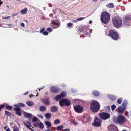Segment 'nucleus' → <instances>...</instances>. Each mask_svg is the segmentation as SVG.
Returning a JSON list of instances; mask_svg holds the SVG:
<instances>
[{"mask_svg":"<svg viewBox=\"0 0 131 131\" xmlns=\"http://www.w3.org/2000/svg\"><path fill=\"white\" fill-rule=\"evenodd\" d=\"M112 119L113 122L117 124L123 125L125 122H127L126 118L122 115H119L117 117L113 116Z\"/></svg>","mask_w":131,"mask_h":131,"instance_id":"1","label":"nucleus"},{"mask_svg":"<svg viewBox=\"0 0 131 131\" xmlns=\"http://www.w3.org/2000/svg\"><path fill=\"white\" fill-rule=\"evenodd\" d=\"M90 109L92 111L94 112H98L100 108L99 103L95 100H92L91 102Z\"/></svg>","mask_w":131,"mask_h":131,"instance_id":"2","label":"nucleus"},{"mask_svg":"<svg viewBox=\"0 0 131 131\" xmlns=\"http://www.w3.org/2000/svg\"><path fill=\"white\" fill-rule=\"evenodd\" d=\"M110 19V15L107 11L103 12L101 14V20L102 22L105 24L108 23Z\"/></svg>","mask_w":131,"mask_h":131,"instance_id":"3","label":"nucleus"},{"mask_svg":"<svg viewBox=\"0 0 131 131\" xmlns=\"http://www.w3.org/2000/svg\"><path fill=\"white\" fill-rule=\"evenodd\" d=\"M112 20L113 26L116 28H119L122 26V20L119 16H116L113 17Z\"/></svg>","mask_w":131,"mask_h":131,"instance_id":"4","label":"nucleus"},{"mask_svg":"<svg viewBox=\"0 0 131 131\" xmlns=\"http://www.w3.org/2000/svg\"><path fill=\"white\" fill-rule=\"evenodd\" d=\"M108 36L110 37L112 39L117 40L119 38V35L115 29L110 30H109Z\"/></svg>","mask_w":131,"mask_h":131,"instance_id":"5","label":"nucleus"},{"mask_svg":"<svg viewBox=\"0 0 131 131\" xmlns=\"http://www.w3.org/2000/svg\"><path fill=\"white\" fill-rule=\"evenodd\" d=\"M99 116L103 120H106L108 119L110 117V115L107 113L102 112L100 113L99 114Z\"/></svg>","mask_w":131,"mask_h":131,"instance_id":"6","label":"nucleus"},{"mask_svg":"<svg viewBox=\"0 0 131 131\" xmlns=\"http://www.w3.org/2000/svg\"><path fill=\"white\" fill-rule=\"evenodd\" d=\"M59 103L61 106H69L70 104V101L67 99H63L59 101Z\"/></svg>","mask_w":131,"mask_h":131,"instance_id":"7","label":"nucleus"},{"mask_svg":"<svg viewBox=\"0 0 131 131\" xmlns=\"http://www.w3.org/2000/svg\"><path fill=\"white\" fill-rule=\"evenodd\" d=\"M102 121L97 117L95 118L94 122L92 123L93 126L95 127H100L101 126V123Z\"/></svg>","mask_w":131,"mask_h":131,"instance_id":"8","label":"nucleus"},{"mask_svg":"<svg viewBox=\"0 0 131 131\" xmlns=\"http://www.w3.org/2000/svg\"><path fill=\"white\" fill-rule=\"evenodd\" d=\"M75 111L78 113L82 112L83 111V107L79 105H76L74 107Z\"/></svg>","mask_w":131,"mask_h":131,"instance_id":"9","label":"nucleus"},{"mask_svg":"<svg viewBox=\"0 0 131 131\" xmlns=\"http://www.w3.org/2000/svg\"><path fill=\"white\" fill-rule=\"evenodd\" d=\"M50 90L51 92L57 93L60 92V89L54 86H52L50 87Z\"/></svg>","mask_w":131,"mask_h":131,"instance_id":"10","label":"nucleus"},{"mask_svg":"<svg viewBox=\"0 0 131 131\" xmlns=\"http://www.w3.org/2000/svg\"><path fill=\"white\" fill-rule=\"evenodd\" d=\"M23 123L24 125H25L31 131H34V130L30 127L32 126V125L30 122L27 121H25L23 122Z\"/></svg>","mask_w":131,"mask_h":131,"instance_id":"11","label":"nucleus"},{"mask_svg":"<svg viewBox=\"0 0 131 131\" xmlns=\"http://www.w3.org/2000/svg\"><path fill=\"white\" fill-rule=\"evenodd\" d=\"M16 112L15 113L19 116H20L22 115V113L20 112L21 109L19 107H15L14 109Z\"/></svg>","mask_w":131,"mask_h":131,"instance_id":"12","label":"nucleus"},{"mask_svg":"<svg viewBox=\"0 0 131 131\" xmlns=\"http://www.w3.org/2000/svg\"><path fill=\"white\" fill-rule=\"evenodd\" d=\"M42 102L46 105H48L50 103L49 99L48 98H45L44 99H42Z\"/></svg>","mask_w":131,"mask_h":131,"instance_id":"13","label":"nucleus"},{"mask_svg":"<svg viewBox=\"0 0 131 131\" xmlns=\"http://www.w3.org/2000/svg\"><path fill=\"white\" fill-rule=\"evenodd\" d=\"M130 17L129 16H126L123 20L124 23L126 24H128L130 21Z\"/></svg>","mask_w":131,"mask_h":131,"instance_id":"14","label":"nucleus"},{"mask_svg":"<svg viewBox=\"0 0 131 131\" xmlns=\"http://www.w3.org/2000/svg\"><path fill=\"white\" fill-rule=\"evenodd\" d=\"M58 110V107L55 106H53L51 107L50 109V111L52 112H56Z\"/></svg>","mask_w":131,"mask_h":131,"instance_id":"15","label":"nucleus"},{"mask_svg":"<svg viewBox=\"0 0 131 131\" xmlns=\"http://www.w3.org/2000/svg\"><path fill=\"white\" fill-rule=\"evenodd\" d=\"M92 94L95 96H98L100 95L99 92L96 90H94L92 92Z\"/></svg>","mask_w":131,"mask_h":131,"instance_id":"16","label":"nucleus"},{"mask_svg":"<svg viewBox=\"0 0 131 131\" xmlns=\"http://www.w3.org/2000/svg\"><path fill=\"white\" fill-rule=\"evenodd\" d=\"M125 108L122 106H119L118 108V110L119 113H122L125 110Z\"/></svg>","mask_w":131,"mask_h":131,"instance_id":"17","label":"nucleus"},{"mask_svg":"<svg viewBox=\"0 0 131 131\" xmlns=\"http://www.w3.org/2000/svg\"><path fill=\"white\" fill-rule=\"evenodd\" d=\"M46 109V106L44 105L41 106L39 108L40 110L42 112H43L45 111Z\"/></svg>","mask_w":131,"mask_h":131,"instance_id":"18","label":"nucleus"},{"mask_svg":"<svg viewBox=\"0 0 131 131\" xmlns=\"http://www.w3.org/2000/svg\"><path fill=\"white\" fill-rule=\"evenodd\" d=\"M51 116V114L49 113H47L45 114V116L46 119H49Z\"/></svg>","mask_w":131,"mask_h":131,"instance_id":"19","label":"nucleus"},{"mask_svg":"<svg viewBox=\"0 0 131 131\" xmlns=\"http://www.w3.org/2000/svg\"><path fill=\"white\" fill-rule=\"evenodd\" d=\"M26 104L28 105L31 106L34 105V103L31 101H28L26 102Z\"/></svg>","mask_w":131,"mask_h":131,"instance_id":"20","label":"nucleus"},{"mask_svg":"<svg viewBox=\"0 0 131 131\" xmlns=\"http://www.w3.org/2000/svg\"><path fill=\"white\" fill-rule=\"evenodd\" d=\"M25 106V104L21 103H18L16 106L20 107H23Z\"/></svg>","mask_w":131,"mask_h":131,"instance_id":"21","label":"nucleus"},{"mask_svg":"<svg viewBox=\"0 0 131 131\" xmlns=\"http://www.w3.org/2000/svg\"><path fill=\"white\" fill-rule=\"evenodd\" d=\"M32 115L30 113L26 112H24V116L25 117H28V118H30Z\"/></svg>","mask_w":131,"mask_h":131,"instance_id":"22","label":"nucleus"},{"mask_svg":"<svg viewBox=\"0 0 131 131\" xmlns=\"http://www.w3.org/2000/svg\"><path fill=\"white\" fill-rule=\"evenodd\" d=\"M66 93L64 92H61L60 94L61 98L65 97L66 96Z\"/></svg>","mask_w":131,"mask_h":131,"instance_id":"23","label":"nucleus"},{"mask_svg":"<svg viewBox=\"0 0 131 131\" xmlns=\"http://www.w3.org/2000/svg\"><path fill=\"white\" fill-rule=\"evenodd\" d=\"M127 101L126 100H124L122 104V106L124 107H126L127 106Z\"/></svg>","mask_w":131,"mask_h":131,"instance_id":"24","label":"nucleus"},{"mask_svg":"<svg viewBox=\"0 0 131 131\" xmlns=\"http://www.w3.org/2000/svg\"><path fill=\"white\" fill-rule=\"evenodd\" d=\"M5 114L6 115L9 116L13 115V114L11 112L7 111H5Z\"/></svg>","mask_w":131,"mask_h":131,"instance_id":"25","label":"nucleus"},{"mask_svg":"<svg viewBox=\"0 0 131 131\" xmlns=\"http://www.w3.org/2000/svg\"><path fill=\"white\" fill-rule=\"evenodd\" d=\"M27 11V9L26 8L22 10L21 11V13L22 14H26Z\"/></svg>","mask_w":131,"mask_h":131,"instance_id":"26","label":"nucleus"},{"mask_svg":"<svg viewBox=\"0 0 131 131\" xmlns=\"http://www.w3.org/2000/svg\"><path fill=\"white\" fill-rule=\"evenodd\" d=\"M63 128V125H61L57 127L56 128L57 130H62Z\"/></svg>","mask_w":131,"mask_h":131,"instance_id":"27","label":"nucleus"},{"mask_svg":"<svg viewBox=\"0 0 131 131\" xmlns=\"http://www.w3.org/2000/svg\"><path fill=\"white\" fill-rule=\"evenodd\" d=\"M45 124L48 127H51V123L48 121H46L45 122Z\"/></svg>","mask_w":131,"mask_h":131,"instance_id":"28","label":"nucleus"},{"mask_svg":"<svg viewBox=\"0 0 131 131\" xmlns=\"http://www.w3.org/2000/svg\"><path fill=\"white\" fill-rule=\"evenodd\" d=\"M13 131H18L19 130V128L16 126H14L13 129Z\"/></svg>","mask_w":131,"mask_h":131,"instance_id":"29","label":"nucleus"},{"mask_svg":"<svg viewBox=\"0 0 131 131\" xmlns=\"http://www.w3.org/2000/svg\"><path fill=\"white\" fill-rule=\"evenodd\" d=\"M61 98L60 95H57L55 97V100L57 101H58Z\"/></svg>","mask_w":131,"mask_h":131,"instance_id":"30","label":"nucleus"},{"mask_svg":"<svg viewBox=\"0 0 131 131\" xmlns=\"http://www.w3.org/2000/svg\"><path fill=\"white\" fill-rule=\"evenodd\" d=\"M39 128L41 129H43L44 127V125L42 122H40L39 124Z\"/></svg>","mask_w":131,"mask_h":131,"instance_id":"31","label":"nucleus"},{"mask_svg":"<svg viewBox=\"0 0 131 131\" xmlns=\"http://www.w3.org/2000/svg\"><path fill=\"white\" fill-rule=\"evenodd\" d=\"M5 108L8 110H11L12 109V107L9 105H6L5 106Z\"/></svg>","mask_w":131,"mask_h":131,"instance_id":"32","label":"nucleus"},{"mask_svg":"<svg viewBox=\"0 0 131 131\" xmlns=\"http://www.w3.org/2000/svg\"><path fill=\"white\" fill-rule=\"evenodd\" d=\"M105 111L106 112H109L110 110V107L108 106H106L105 108Z\"/></svg>","mask_w":131,"mask_h":131,"instance_id":"33","label":"nucleus"},{"mask_svg":"<svg viewBox=\"0 0 131 131\" xmlns=\"http://www.w3.org/2000/svg\"><path fill=\"white\" fill-rule=\"evenodd\" d=\"M122 101V98H120L118 99L117 100V102L119 104H121Z\"/></svg>","mask_w":131,"mask_h":131,"instance_id":"34","label":"nucleus"},{"mask_svg":"<svg viewBox=\"0 0 131 131\" xmlns=\"http://www.w3.org/2000/svg\"><path fill=\"white\" fill-rule=\"evenodd\" d=\"M60 121L58 119L55 120L54 122V124H59L60 123Z\"/></svg>","mask_w":131,"mask_h":131,"instance_id":"35","label":"nucleus"},{"mask_svg":"<svg viewBox=\"0 0 131 131\" xmlns=\"http://www.w3.org/2000/svg\"><path fill=\"white\" fill-rule=\"evenodd\" d=\"M114 6V4L112 3H110L108 5V7L110 8H113Z\"/></svg>","mask_w":131,"mask_h":131,"instance_id":"36","label":"nucleus"},{"mask_svg":"<svg viewBox=\"0 0 131 131\" xmlns=\"http://www.w3.org/2000/svg\"><path fill=\"white\" fill-rule=\"evenodd\" d=\"M109 99L112 100H115V99L114 98V96L112 95H109L108 96Z\"/></svg>","mask_w":131,"mask_h":131,"instance_id":"37","label":"nucleus"},{"mask_svg":"<svg viewBox=\"0 0 131 131\" xmlns=\"http://www.w3.org/2000/svg\"><path fill=\"white\" fill-rule=\"evenodd\" d=\"M86 17H81L77 19V20H78V21H81L85 19L86 18Z\"/></svg>","mask_w":131,"mask_h":131,"instance_id":"38","label":"nucleus"},{"mask_svg":"<svg viewBox=\"0 0 131 131\" xmlns=\"http://www.w3.org/2000/svg\"><path fill=\"white\" fill-rule=\"evenodd\" d=\"M52 23L53 25H58L59 24V23H56L54 21H52Z\"/></svg>","mask_w":131,"mask_h":131,"instance_id":"39","label":"nucleus"},{"mask_svg":"<svg viewBox=\"0 0 131 131\" xmlns=\"http://www.w3.org/2000/svg\"><path fill=\"white\" fill-rule=\"evenodd\" d=\"M116 108V106L115 105H113L111 106V109L112 110H114Z\"/></svg>","mask_w":131,"mask_h":131,"instance_id":"40","label":"nucleus"},{"mask_svg":"<svg viewBox=\"0 0 131 131\" xmlns=\"http://www.w3.org/2000/svg\"><path fill=\"white\" fill-rule=\"evenodd\" d=\"M47 30L49 32H51L52 31V29L50 27L48 28L47 29Z\"/></svg>","mask_w":131,"mask_h":131,"instance_id":"41","label":"nucleus"},{"mask_svg":"<svg viewBox=\"0 0 131 131\" xmlns=\"http://www.w3.org/2000/svg\"><path fill=\"white\" fill-rule=\"evenodd\" d=\"M73 25V24L71 23H69L67 24V26L68 27H71Z\"/></svg>","mask_w":131,"mask_h":131,"instance_id":"42","label":"nucleus"},{"mask_svg":"<svg viewBox=\"0 0 131 131\" xmlns=\"http://www.w3.org/2000/svg\"><path fill=\"white\" fill-rule=\"evenodd\" d=\"M37 120V118L36 117L33 118L32 119V121L33 122H36Z\"/></svg>","mask_w":131,"mask_h":131,"instance_id":"43","label":"nucleus"},{"mask_svg":"<svg viewBox=\"0 0 131 131\" xmlns=\"http://www.w3.org/2000/svg\"><path fill=\"white\" fill-rule=\"evenodd\" d=\"M45 30V28L44 27L42 29L40 30V33H41L43 32Z\"/></svg>","mask_w":131,"mask_h":131,"instance_id":"44","label":"nucleus"},{"mask_svg":"<svg viewBox=\"0 0 131 131\" xmlns=\"http://www.w3.org/2000/svg\"><path fill=\"white\" fill-rule=\"evenodd\" d=\"M43 34L45 35H47L48 34V33L47 32L45 31L43 32Z\"/></svg>","mask_w":131,"mask_h":131,"instance_id":"45","label":"nucleus"},{"mask_svg":"<svg viewBox=\"0 0 131 131\" xmlns=\"http://www.w3.org/2000/svg\"><path fill=\"white\" fill-rule=\"evenodd\" d=\"M62 131H70V130L69 128H66L63 130Z\"/></svg>","mask_w":131,"mask_h":131,"instance_id":"46","label":"nucleus"},{"mask_svg":"<svg viewBox=\"0 0 131 131\" xmlns=\"http://www.w3.org/2000/svg\"><path fill=\"white\" fill-rule=\"evenodd\" d=\"M73 124L75 125H76L77 124V123L75 121H73Z\"/></svg>","mask_w":131,"mask_h":131,"instance_id":"47","label":"nucleus"},{"mask_svg":"<svg viewBox=\"0 0 131 131\" xmlns=\"http://www.w3.org/2000/svg\"><path fill=\"white\" fill-rule=\"evenodd\" d=\"M38 116L42 119H43V116L42 115H39Z\"/></svg>","mask_w":131,"mask_h":131,"instance_id":"48","label":"nucleus"},{"mask_svg":"<svg viewBox=\"0 0 131 131\" xmlns=\"http://www.w3.org/2000/svg\"><path fill=\"white\" fill-rule=\"evenodd\" d=\"M10 17H11L10 16H7V17H5V19H9V18H10Z\"/></svg>","mask_w":131,"mask_h":131,"instance_id":"49","label":"nucleus"},{"mask_svg":"<svg viewBox=\"0 0 131 131\" xmlns=\"http://www.w3.org/2000/svg\"><path fill=\"white\" fill-rule=\"evenodd\" d=\"M48 130H46L45 131H53L52 129H50L49 128H48Z\"/></svg>","mask_w":131,"mask_h":131,"instance_id":"50","label":"nucleus"},{"mask_svg":"<svg viewBox=\"0 0 131 131\" xmlns=\"http://www.w3.org/2000/svg\"><path fill=\"white\" fill-rule=\"evenodd\" d=\"M21 26L22 27H25V24L23 23H21Z\"/></svg>","mask_w":131,"mask_h":131,"instance_id":"51","label":"nucleus"},{"mask_svg":"<svg viewBox=\"0 0 131 131\" xmlns=\"http://www.w3.org/2000/svg\"><path fill=\"white\" fill-rule=\"evenodd\" d=\"M28 94V91H27L25 93H24V95H26Z\"/></svg>","mask_w":131,"mask_h":131,"instance_id":"52","label":"nucleus"},{"mask_svg":"<svg viewBox=\"0 0 131 131\" xmlns=\"http://www.w3.org/2000/svg\"><path fill=\"white\" fill-rule=\"evenodd\" d=\"M77 21H78V20H77V19L76 20H73L72 21L73 22H74V23H75Z\"/></svg>","mask_w":131,"mask_h":131,"instance_id":"53","label":"nucleus"},{"mask_svg":"<svg viewBox=\"0 0 131 131\" xmlns=\"http://www.w3.org/2000/svg\"><path fill=\"white\" fill-rule=\"evenodd\" d=\"M6 131H10V129H9V128L8 129H6Z\"/></svg>","mask_w":131,"mask_h":131,"instance_id":"54","label":"nucleus"},{"mask_svg":"<svg viewBox=\"0 0 131 131\" xmlns=\"http://www.w3.org/2000/svg\"><path fill=\"white\" fill-rule=\"evenodd\" d=\"M29 96L31 98L33 96V95L32 94H31L30 95H29Z\"/></svg>","mask_w":131,"mask_h":131,"instance_id":"55","label":"nucleus"},{"mask_svg":"<svg viewBox=\"0 0 131 131\" xmlns=\"http://www.w3.org/2000/svg\"><path fill=\"white\" fill-rule=\"evenodd\" d=\"M3 2H2L1 1V0H0V6L3 3Z\"/></svg>","mask_w":131,"mask_h":131,"instance_id":"56","label":"nucleus"},{"mask_svg":"<svg viewBox=\"0 0 131 131\" xmlns=\"http://www.w3.org/2000/svg\"><path fill=\"white\" fill-rule=\"evenodd\" d=\"M43 88H44V87H43L42 88H41V89H38L39 90H40L41 89H43Z\"/></svg>","mask_w":131,"mask_h":131,"instance_id":"57","label":"nucleus"},{"mask_svg":"<svg viewBox=\"0 0 131 131\" xmlns=\"http://www.w3.org/2000/svg\"><path fill=\"white\" fill-rule=\"evenodd\" d=\"M48 93V92H46L45 93V94L46 95H47Z\"/></svg>","mask_w":131,"mask_h":131,"instance_id":"58","label":"nucleus"},{"mask_svg":"<svg viewBox=\"0 0 131 131\" xmlns=\"http://www.w3.org/2000/svg\"><path fill=\"white\" fill-rule=\"evenodd\" d=\"M92 21L91 20H90L89 21V23H92Z\"/></svg>","mask_w":131,"mask_h":131,"instance_id":"59","label":"nucleus"},{"mask_svg":"<svg viewBox=\"0 0 131 131\" xmlns=\"http://www.w3.org/2000/svg\"><path fill=\"white\" fill-rule=\"evenodd\" d=\"M7 127H4V129H6H6H7Z\"/></svg>","mask_w":131,"mask_h":131,"instance_id":"60","label":"nucleus"},{"mask_svg":"<svg viewBox=\"0 0 131 131\" xmlns=\"http://www.w3.org/2000/svg\"><path fill=\"white\" fill-rule=\"evenodd\" d=\"M50 17H52L53 16V15L52 14H50Z\"/></svg>","mask_w":131,"mask_h":131,"instance_id":"61","label":"nucleus"},{"mask_svg":"<svg viewBox=\"0 0 131 131\" xmlns=\"http://www.w3.org/2000/svg\"><path fill=\"white\" fill-rule=\"evenodd\" d=\"M25 21L27 23H28V21L27 20H25Z\"/></svg>","mask_w":131,"mask_h":131,"instance_id":"62","label":"nucleus"},{"mask_svg":"<svg viewBox=\"0 0 131 131\" xmlns=\"http://www.w3.org/2000/svg\"><path fill=\"white\" fill-rule=\"evenodd\" d=\"M93 1H95V2H96V1L97 0H93Z\"/></svg>","mask_w":131,"mask_h":131,"instance_id":"63","label":"nucleus"},{"mask_svg":"<svg viewBox=\"0 0 131 131\" xmlns=\"http://www.w3.org/2000/svg\"><path fill=\"white\" fill-rule=\"evenodd\" d=\"M122 131H126V130H122Z\"/></svg>","mask_w":131,"mask_h":131,"instance_id":"64","label":"nucleus"}]
</instances>
